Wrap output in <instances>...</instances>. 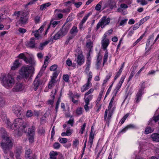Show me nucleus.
Segmentation results:
<instances>
[{
	"mask_svg": "<svg viewBox=\"0 0 159 159\" xmlns=\"http://www.w3.org/2000/svg\"><path fill=\"white\" fill-rule=\"evenodd\" d=\"M150 18L149 16H148L145 17L144 18L142 19L140 21L139 25H141L143 24L144 22L147 21V20L149 19Z\"/></svg>",
	"mask_w": 159,
	"mask_h": 159,
	"instance_id": "nucleus-34",
	"label": "nucleus"
},
{
	"mask_svg": "<svg viewBox=\"0 0 159 159\" xmlns=\"http://www.w3.org/2000/svg\"><path fill=\"white\" fill-rule=\"evenodd\" d=\"M100 3V2L98 4H97L96 5L95 7V9L98 11H99L100 10V9H101V5L99 4Z\"/></svg>",
	"mask_w": 159,
	"mask_h": 159,
	"instance_id": "nucleus-62",
	"label": "nucleus"
},
{
	"mask_svg": "<svg viewBox=\"0 0 159 159\" xmlns=\"http://www.w3.org/2000/svg\"><path fill=\"white\" fill-rule=\"evenodd\" d=\"M117 11H118L121 12V13L123 15H125L126 14V13L124 10L122 9L121 7L117 9Z\"/></svg>",
	"mask_w": 159,
	"mask_h": 159,
	"instance_id": "nucleus-51",
	"label": "nucleus"
},
{
	"mask_svg": "<svg viewBox=\"0 0 159 159\" xmlns=\"http://www.w3.org/2000/svg\"><path fill=\"white\" fill-rule=\"evenodd\" d=\"M2 81L3 85L8 89L11 88L15 83L13 77L9 74L3 76Z\"/></svg>",
	"mask_w": 159,
	"mask_h": 159,
	"instance_id": "nucleus-2",
	"label": "nucleus"
},
{
	"mask_svg": "<svg viewBox=\"0 0 159 159\" xmlns=\"http://www.w3.org/2000/svg\"><path fill=\"white\" fill-rule=\"evenodd\" d=\"M102 58V57L101 56H100V53H99L98 55L96 62V67L97 69H99L100 68L101 61Z\"/></svg>",
	"mask_w": 159,
	"mask_h": 159,
	"instance_id": "nucleus-15",
	"label": "nucleus"
},
{
	"mask_svg": "<svg viewBox=\"0 0 159 159\" xmlns=\"http://www.w3.org/2000/svg\"><path fill=\"white\" fill-rule=\"evenodd\" d=\"M63 79L66 82H68L69 80V76L68 75H64L63 76Z\"/></svg>",
	"mask_w": 159,
	"mask_h": 159,
	"instance_id": "nucleus-42",
	"label": "nucleus"
},
{
	"mask_svg": "<svg viewBox=\"0 0 159 159\" xmlns=\"http://www.w3.org/2000/svg\"><path fill=\"white\" fill-rule=\"evenodd\" d=\"M77 58V64L79 66H81L84 62V59L83 56L81 55H79Z\"/></svg>",
	"mask_w": 159,
	"mask_h": 159,
	"instance_id": "nucleus-13",
	"label": "nucleus"
},
{
	"mask_svg": "<svg viewBox=\"0 0 159 159\" xmlns=\"http://www.w3.org/2000/svg\"><path fill=\"white\" fill-rule=\"evenodd\" d=\"M76 113L79 115L81 114L82 113V108H80L78 109L76 111Z\"/></svg>",
	"mask_w": 159,
	"mask_h": 159,
	"instance_id": "nucleus-64",
	"label": "nucleus"
},
{
	"mask_svg": "<svg viewBox=\"0 0 159 159\" xmlns=\"http://www.w3.org/2000/svg\"><path fill=\"white\" fill-rule=\"evenodd\" d=\"M110 21V19L109 18H107L106 16H103L98 23L96 26V30H98L100 27L103 28L105 26L109 24Z\"/></svg>",
	"mask_w": 159,
	"mask_h": 159,
	"instance_id": "nucleus-5",
	"label": "nucleus"
},
{
	"mask_svg": "<svg viewBox=\"0 0 159 159\" xmlns=\"http://www.w3.org/2000/svg\"><path fill=\"white\" fill-rule=\"evenodd\" d=\"M1 136H2H2L3 135H4L6 137H8L7 136V133L6 131H5L4 129L3 128H1Z\"/></svg>",
	"mask_w": 159,
	"mask_h": 159,
	"instance_id": "nucleus-35",
	"label": "nucleus"
},
{
	"mask_svg": "<svg viewBox=\"0 0 159 159\" xmlns=\"http://www.w3.org/2000/svg\"><path fill=\"white\" fill-rule=\"evenodd\" d=\"M90 15V13H89L84 16V17L81 20V22H80L81 25H83V24L86 21L88 18L89 16Z\"/></svg>",
	"mask_w": 159,
	"mask_h": 159,
	"instance_id": "nucleus-29",
	"label": "nucleus"
},
{
	"mask_svg": "<svg viewBox=\"0 0 159 159\" xmlns=\"http://www.w3.org/2000/svg\"><path fill=\"white\" fill-rule=\"evenodd\" d=\"M3 141L0 143L1 146L5 153L7 154L8 152L12 148L13 146L14 140L10 137H6L2 136Z\"/></svg>",
	"mask_w": 159,
	"mask_h": 159,
	"instance_id": "nucleus-1",
	"label": "nucleus"
},
{
	"mask_svg": "<svg viewBox=\"0 0 159 159\" xmlns=\"http://www.w3.org/2000/svg\"><path fill=\"white\" fill-rule=\"evenodd\" d=\"M35 127L32 126L31 128H30L28 131V134L29 135H34L35 134Z\"/></svg>",
	"mask_w": 159,
	"mask_h": 159,
	"instance_id": "nucleus-23",
	"label": "nucleus"
},
{
	"mask_svg": "<svg viewBox=\"0 0 159 159\" xmlns=\"http://www.w3.org/2000/svg\"><path fill=\"white\" fill-rule=\"evenodd\" d=\"M116 6L115 2L114 1L111 2L110 4V8L112 9L113 8H116Z\"/></svg>",
	"mask_w": 159,
	"mask_h": 159,
	"instance_id": "nucleus-47",
	"label": "nucleus"
},
{
	"mask_svg": "<svg viewBox=\"0 0 159 159\" xmlns=\"http://www.w3.org/2000/svg\"><path fill=\"white\" fill-rule=\"evenodd\" d=\"M89 89V88L86 87L84 85L83 87L81 88V91L82 92H83Z\"/></svg>",
	"mask_w": 159,
	"mask_h": 159,
	"instance_id": "nucleus-59",
	"label": "nucleus"
},
{
	"mask_svg": "<svg viewBox=\"0 0 159 159\" xmlns=\"http://www.w3.org/2000/svg\"><path fill=\"white\" fill-rule=\"evenodd\" d=\"M138 3L140 2V4L142 5H144L147 4V2L145 0H137Z\"/></svg>",
	"mask_w": 159,
	"mask_h": 159,
	"instance_id": "nucleus-41",
	"label": "nucleus"
},
{
	"mask_svg": "<svg viewBox=\"0 0 159 159\" xmlns=\"http://www.w3.org/2000/svg\"><path fill=\"white\" fill-rule=\"evenodd\" d=\"M108 52L107 50L105 53V54L103 57V66L104 65L105 63L107 61L108 56Z\"/></svg>",
	"mask_w": 159,
	"mask_h": 159,
	"instance_id": "nucleus-31",
	"label": "nucleus"
},
{
	"mask_svg": "<svg viewBox=\"0 0 159 159\" xmlns=\"http://www.w3.org/2000/svg\"><path fill=\"white\" fill-rule=\"evenodd\" d=\"M90 15V13H89L84 16V17L81 20V22H80L81 25H83V24L86 21L88 18L89 16Z\"/></svg>",
	"mask_w": 159,
	"mask_h": 159,
	"instance_id": "nucleus-28",
	"label": "nucleus"
},
{
	"mask_svg": "<svg viewBox=\"0 0 159 159\" xmlns=\"http://www.w3.org/2000/svg\"><path fill=\"white\" fill-rule=\"evenodd\" d=\"M66 62L67 65L68 66H70L72 65V61L70 59H67Z\"/></svg>",
	"mask_w": 159,
	"mask_h": 159,
	"instance_id": "nucleus-61",
	"label": "nucleus"
},
{
	"mask_svg": "<svg viewBox=\"0 0 159 159\" xmlns=\"http://www.w3.org/2000/svg\"><path fill=\"white\" fill-rule=\"evenodd\" d=\"M159 120V116H155L152 120H151L149 121L148 125H152L151 122L153 121H154L155 122H156Z\"/></svg>",
	"mask_w": 159,
	"mask_h": 159,
	"instance_id": "nucleus-38",
	"label": "nucleus"
},
{
	"mask_svg": "<svg viewBox=\"0 0 159 159\" xmlns=\"http://www.w3.org/2000/svg\"><path fill=\"white\" fill-rule=\"evenodd\" d=\"M27 47L31 48H34L35 47V43L34 39L31 38L29 42L28 43Z\"/></svg>",
	"mask_w": 159,
	"mask_h": 159,
	"instance_id": "nucleus-14",
	"label": "nucleus"
},
{
	"mask_svg": "<svg viewBox=\"0 0 159 159\" xmlns=\"http://www.w3.org/2000/svg\"><path fill=\"white\" fill-rule=\"evenodd\" d=\"M61 37V35L59 31L53 36L52 40L53 39L57 40L59 39Z\"/></svg>",
	"mask_w": 159,
	"mask_h": 159,
	"instance_id": "nucleus-27",
	"label": "nucleus"
},
{
	"mask_svg": "<svg viewBox=\"0 0 159 159\" xmlns=\"http://www.w3.org/2000/svg\"><path fill=\"white\" fill-rule=\"evenodd\" d=\"M24 89V85L21 83H16L12 89L13 92H19L22 91Z\"/></svg>",
	"mask_w": 159,
	"mask_h": 159,
	"instance_id": "nucleus-11",
	"label": "nucleus"
},
{
	"mask_svg": "<svg viewBox=\"0 0 159 159\" xmlns=\"http://www.w3.org/2000/svg\"><path fill=\"white\" fill-rule=\"evenodd\" d=\"M51 3L49 2L41 5L40 6L39 9L41 11H43L44 10L46 9L47 7L51 6Z\"/></svg>",
	"mask_w": 159,
	"mask_h": 159,
	"instance_id": "nucleus-21",
	"label": "nucleus"
},
{
	"mask_svg": "<svg viewBox=\"0 0 159 159\" xmlns=\"http://www.w3.org/2000/svg\"><path fill=\"white\" fill-rule=\"evenodd\" d=\"M61 146L60 144L57 142H56L53 145V148L55 149H58Z\"/></svg>",
	"mask_w": 159,
	"mask_h": 159,
	"instance_id": "nucleus-46",
	"label": "nucleus"
},
{
	"mask_svg": "<svg viewBox=\"0 0 159 159\" xmlns=\"http://www.w3.org/2000/svg\"><path fill=\"white\" fill-rule=\"evenodd\" d=\"M86 123H84L82 126V127L80 129V133L81 134H83L84 131V130L86 126Z\"/></svg>",
	"mask_w": 159,
	"mask_h": 159,
	"instance_id": "nucleus-53",
	"label": "nucleus"
},
{
	"mask_svg": "<svg viewBox=\"0 0 159 159\" xmlns=\"http://www.w3.org/2000/svg\"><path fill=\"white\" fill-rule=\"evenodd\" d=\"M37 1V0H31V1L30 2L25 5V7H27L29 5L33 4L34 2H36Z\"/></svg>",
	"mask_w": 159,
	"mask_h": 159,
	"instance_id": "nucleus-56",
	"label": "nucleus"
},
{
	"mask_svg": "<svg viewBox=\"0 0 159 159\" xmlns=\"http://www.w3.org/2000/svg\"><path fill=\"white\" fill-rule=\"evenodd\" d=\"M23 116L16 119L14 120V126H16V128H19L20 130L26 133L27 129H25L29 125L27 123L23 121L22 120Z\"/></svg>",
	"mask_w": 159,
	"mask_h": 159,
	"instance_id": "nucleus-3",
	"label": "nucleus"
},
{
	"mask_svg": "<svg viewBox=\"0 0 159 159\" xmlns=\"http://www.w3.org/2000/svg\"><path fill=\"white\" fill-rule=\"evenodd\" d=\"M125 76H122L120 79V81L117 85L116 86V89L114 90V91H116L115 96L117 94L118 90L121 88V86L124 82V80L125 78Z\"/></svg>",
	"mask_w": 159,
	"mask_h": 159,
	"instance_id": "nucleus-12",
	"label": "nucleus"
},
{
	"mask_svg": "<svg viewBox=\"0 0 159 159\" xmlns=\"http://www.w3.org/2000/svg\"><path fill=\"white\" fill-rule=\"evenodd\" d=\"M33 115V113L30 110H28L26 112V116L27 117H31Z\"/></svg>",
	"mask_w": 159,
	"mask_h": 159,
	"instance_id": "nucleus-45",
	"label": "nucleus"
},
{
	"mask_svg": "<svg viewBox=\"0 0 159 159\" xmlns=\"http://www.w3.org/2000/svg\"><path fill=\"white\" fill-rule=\"evenodd\" d=\"M21 12L20 11H15L13 14V16H17V17H19L20 15H21V12Z\"/></svg>",
	"mask_w": 159,
	"mask_h": 159,
	"instance_id": "nucleus-55",
	"label": "nucleus"
},
{
	"mask_svg": "<svg viewBox=\"0 0 159 159\" xmlns=\"http://www.w3.org/2000/svg\"><path fill=\"white\" fill-rule=\"evenodd\" d=\"M20 65V63L19 62V59L16 60L13 64V66L11 67V69L12 70H14L17 68Z\"/></svg>",
	"mask_w": 159,
	"mask_h": 159,
	"instance_id": "nucleus-17",
	"label": "nucleus"
},
{
	"mask_svg": "<svg viewBox=\"0 0 159 159\" xmlns=\"http://www.w3.org/2000/svg\"><path fill=\"white\" fill-rule=\"evenodd\" d=\"M75 36H74V35H71L69 36L67 39L65 43V44L66 45H68V43H69L70 41L71 40V39H72L75 37Z\"/></svg>",
	"mask_w": 159,
	"mask_h": 159,
	"instance_id": "nucleus-40",
	"label": "nucleus"
},
{
	"mask_svg": "<svg viewBox=\"0 0 159 159\" xmlns=\"http://www.w3.org/2000/svg\"><path fill=\"white\" fill-rule=\"evenodd\" d=\"M50 41H47L43 43H40V46L39 47V48L40 50H43V48L47 45L50 42Z\"/></svg>",
	"mask_w": 159,
	"mask_h": 159,
	"instance_id": "nucleus-24",
	"label": "nucleus"
},
{
	"mask_svg": "<svg viewBox=\"0 0 159 159\" xmlns=\"http://www.w3.org/2000/svg\"><path fill=\"white\" fill-rule=\"evenodd\" d=\"M12 110L13 113L17 117H22L23 116V110L22 108L18 105H15L13 106Z\"/></svg>",
	"mask_w": 159,
	"mask_h": 159,
	"instance_id": "nucleus-6",
	"label": "nucleus"
},
{
	"mask_svg": "<svg viewBox=\"0 0 159 159\" xmlns=\"http://www.w3.org/2000/svg\"><path fill=\"white\" fill-rule=\"evenodd\" d=\"M33 72L32 66H27L26 67L21 68L20 74L22 78L26 79L29 77V75L32 74Z\"/></svg>",
	"mask_w": 159,
	"mask_h": 159,
	"instance_id": "nucleus-4",
	"label": "nucleus"
},
{
	"mask_svg": "<svg viewBox=\"0 0 159 159\" xmlns=\"http://www.w3.org/2000/svg\"><path fill=\"white\" fill-rule=\"evenodd\" d=\"M25 62L27 63L30 64L32 66H34L35 65V61L34 58L31 57L28 58H27V59Z\"/></svg>",
	"mask_w": 159,
	"mask_h": 159,
	"instance_id": "nucleus-20",
	"label": "nucleus"
},
{
	"mask_svg": "<svg viewBox=\"0 0 159 159\" xmlns=\"http://www.w3.org/2000/svg\"><path fill=\"white\" fill-rule=\"evenodd\" d=\"M54 128H55V126H53V128H52V132H51V139H52V140L53 139V136L55 134Z\"/></svg>",
	"mask_w": 159,
	"mask_h": 159,
	"instance_id": "nucleus-54",
	"label": "nucleus"
},
{
	"mask_svg": "<svg viewBox=\"0 0 159 159\" xmlns=\"http://www.w3.org/2000/svg\"><path fill=\"white\" fill-rule=\"evenodd\" d=\"M59 142L61 143H65L67 142V139L66 138H61L60 137L58 139Z\"/></svg>",
	"mask_w": 159,
	"mask_h": 159,
	"instance_id": "nucleus-37",
	"label": "nucleus"
},
{
	"mask_svg": "<svg viewBox=\"0 0 159 159\" xmlns=\"http://www.w3.org/2000/svg\"><path fill=\"white\" fill-rule=\"evenodd\" d=\"M151 137L153 141L159 142V134L153 133L151 135Z\"/></svg>",
	"mask_w": 159,
	"mask_h": 159,
	"instance_id": "nucleus-19",
	"label": "nucleus"
},
{
	"mask_svg": "<svg viewBox=\"0 0 159 159\" xmlns=\"http://www.w3.org/2000/svg\"><path fill=\"white\" fill-rule=\"evenodd\" d=\"M144 88L145 85L144 83H143L142 84L141 88H140L136 94V98L135 99L136 102H138L141 100L142 95L143 93V92Z\"/></svg>",
	"mask_w": 159,
	"mask_h": 159,
	"instance_id": "nucleus-7",
	"label": "nucleus"
},
{
	"mask_svg": "<svg viewBox=\"0 0 159 159\" xmlns=\"http://www.w3.org/2000/svg\"><path fill=\"white\" fill-rule=\"evenodd\" d=\"M66 24V23H65L62 26V28L59 31V32L61 35V37L66 34L70 27V25H67L66 26H65Z\"/></svg>",
	"mask_w": 159,
	"mask_h": 159,
	"instance_id": "nucleus-9",
	"label": "nucleus"
},
{
	"mask_svg": "<svg viewBox=\"0 0 159 159\" xmlns=\"http://www.w3.org/2000/svg\"><path fill=\"white\" fill-rule=\"evenodd\" d=\"M78 32V30L77 27L75 26H74L70 30V33L71 35H74L75 36L76 35L77 33Z\"/></svg>",
	"mask_w": 159,
	"mask_h": 159,
	"instance_id": "nucleus-18",
	"label": "nucleus"
},
{
	"mask_svg": "<svg viewBox=\"0 0 159 159\" xmlns=\"http://www.w3.org/2000/svg\"><path fill=\"white\" fill-rule=\"evenodd\" d=\"M135 74V72L134 71H132L130 75L129 76V79H128V81H129L133 77L134 74Z\"/></svg>",
	"mask_w": 159,
	"mask_h": 159,
	"instance_id": "nucleus-58",
	"label": "nucleus"
},
{
	"mask_svg": "<svg viewBox=\"0 0 159 159\" xmlns=\"http://www.w3.org/2000/svg\"><path fill=\"white\" fill-rule=\"evenodd\" d=\"M32 151L30 149H28L25 152V158H28L32 156Z\"/></svg>",
	"mask_w": 159,
	"mask_h": 159,
	"instance_id": "nucleus-25",
	"label": "nucleus"
},
{
	"mask_svg": "<svg viewBox=\"0 0 159 159\" xmlns=\"http://www.w3.org/2000/svg\"><path fill=\"white\" fill-rule=\"evenodd\" d=\"M57 65L56 64L53 65L50 67V70L51 71H54L57 69Z\"/></svg>",
	"mask_w": 159,
	"mask_h": 159,
	"instance_id": "nucleus-43",
	"label": "nucleus"
},
{
	"mask_svg": "<svg viewBox=\"0 0 159 159\" xmlns=\"http://www.w3.org/2000/svg\"><path fill=\"white\" fill-rule=\"evenodd\" d=\"M61 102L60 98H59L58 99L57 101L56 102L55 107V110L56 112H57V111L59 105L60 103Z\"/></svg>",
	"mask_w": 159,
	"mask_h": 159,
	"instance_id": "nucleus-44",
	"label": "nucleus"
},
{
	"mask_svg": "<svg viewBox=\"0 0 159 159\" xmlns=\"http://www.w3.org/2000/svg\"><path fill=\"white\" fill-rule=\"evenodd\" d=\"M153 131V130L152 129L151 127H148L146 128L144 132L145 134H148L152 132Z\"/></svg>",
	"mask_w": 159,
	"mask_h": 159,
	"instance_id": "nucleus-33",
	"label": "nucleus"
},
{
	"mask_svg": "<svg viewBox=\"0 0 159 159\" xmlns=\"http://www.w3.org/2000/svg\"><path fill=\"white\" fill-rule=\"evenodd\" d=\"M40 17L39 16H36L34 18V20L35 23H37L39 22L40 21Z\"/></svg>",
	"mask_w": 159,
	"mask_h": 159,
	"instance_id": "nucleus-63",
	"label": "nucleus"
},
{
	"mask_svg": "<svg viewBox=\"0 0 159 159\" xmlns=\"http://www.w3.org/2000/svg\"><path fill=\"white\" fill-rule=\"evenodd\" d=\"M8 126L9 128L11 129H13L15 128H16V126H14V123L13 124H11L10 122H8Z\"/></svg>",
	"mask_w": 159,
	"mask_h": 159,
	"instance_id": "nucleus-48",
	"label": "nucleus"
},
{
	"mask_svg": "<svg viewBox=\"0 0 159 159\" xmlns=\"http://www.w3.org/2000/svg\"><path fill=\"white\" fill-rule=\"evenodd\" d=\"M114 100V97H113L111 98V101L110 102V103L109 104V106H108V108L109 110L111 109V108L112 106V103H113Z\"/></svg>",
	"mask_w": 159,
	"mask_h": 159,
	"instance_id": "nucleus-52",
	"label": "nucleus"
},
{
	"mask_svg": "<svg viewBox=\"0 0 159 159\" xmlns=\"http://www.w3.org/2000/svg\"><path fill=\"white\" fill-rule=\"evenodd\" d=\"M67 123L68 124L70 125L71 126H72L73 125L74 120L73 119H70L69 121H67Z\"/></svg>",
	"mask_w": 159,
	"mask_h": 159,
	"instance_id": "nucleus-60",
	"label": "nucleus"
},
{
	"mask_svg": "<svg viewBox=\"0 0 159 159\" xmlns=\"http://www.w3.org/2000/svg\"><path fill=\"white\" fill-rule=\"evenodd\" d=\"M38 30H36L34 32H32V34H34V36L36 38H37V39H39V38L40 37V36L39 34L38 33Z\"/></svg>",
	"mask_w": 159,
	"mask_h": 159,
	"instance_id": "nucleus-39",
	"label": "nucleus"
},
{
	"mask_svg": "<svg viewBox=\"0 0 159 159\" xmlns=\"http://www.w3.org/2000/svg\"><path fill=\"white\" fill-rule=\"evenodd\" d=\"M90 15V13H89L84 16V17L81 20V22H80L81 25H83V24L86 21L88 18L89 16Z\"/></svg>",
	"mask_w": 159,
	"mask_h": 159,
	"instance_id": "nucleus-30",
	"label": "nucleus"
},
{
	"mask_svg": "<svg viewBox=\"0 0 159 159\" xmlns=\"http://www.w3.org/2000/svg\"><path fill=\"white\" fill-rule=\"evenodd\" d=\"M18 31L21 33L24 34L26 31V30L24 28H19Z\"/></svg>",
	"mask_w": 159,
	"mask_h": 159,
	"instance_id": "nucleus-57",
	"label": "nucleus"
},
{
	"mask_svg": "<svg viewBox=\"0 0 159 159\" xmlns=\"http://www.w3.org/2000/svg\"><path fill=\"white\" fill-rule=\"evenodd\" d=\"M34 135H29V140L30 142L32 143L34 141Z\"/></svg>",
	"mask_w": 159,
	"mask_h": 159,
	"instance_id": "nucleus-49",
	"label": "nucleus"
},
{
	"mask_svg": "<svg viewBox=\"0 0 159 159\" xmlns=\"http://www.w3.org/2000/svg\"><path fill=\"white\" fill-rule=\"evenodd\" d=\"M102 43V46L104 50L106 49L107 47L109 44V41L108 39H106L105 40L103 39Z\"/></svg>",
	"mask_w": 159,
	"mask_h": 159,
	"instance_id": "nucleus-16",
	"label": "nucleus"
},
{
	"mask_svg": "<svg viewBox=\"0 0 159 159\" xmlns=\"http://www.w3.org/2000/svg\"><path fill=\"white\" fill-rule=\"evenodd\" d=\"M17 57L20 59H23L25 61H26L27 59V57L23 53L20 54Z\"/></svg>",
	"mask_w": 159,
	"mask_h": 159,
	"instance_id": "nucleus-36",
	"label": "nucleus"
},
{
	"mask_svg": "<svg viewBox=\"0 0 159 159\" xmlns=\"http://www.w3.org/2000/svg\"><path fill=\"white\" fill-rule=\"evenodd\" d=\"M56 78H54L52 77H51V80L48 84V88L49 89H51L52 87L53 86V84L56 82Z\"/></svg>",
	"mask_w": 159,
	"mask_h": 159,
	"instance_id": "nucleus-22",
	"label": "nucleus"
},
{
	"mask_svg": "<svg viewBox=\"0 0 159 159\" xmlns=\"http://www.w3.org/2000/svg\"><path fill=\"white\" fill-rule=\"evenodd\" d=\"M28 20V18L26 16L25 13L24 12H21V16L20 18V19L17 22L19 24L22 25L23 24H25L27 23Z\"/></svg>",
	"mask_w": 159,
	"mask_h": 159,
	"instance_id": "nucleus-10",
	"label": "nucleus"
},
{
	"mask_svg": "<svg viewBox=\"0 0 159 159\" xmlns=\"http://www.w3.org/2000/svg\"><path fill=\"white\" fill-rule=\"evenodd\" d=\"M134 127V126L133 125L130 124L126 126L125 128L123 129L120 132H125L129 128H133Z\"/></svg>",
	"mask_w": 159,
	"mask_h": 159,
	"instance_id": "nucleus-26",
	"label": "nucleus"
},
{
	"mask_svg": "<svg viewBox=\"0 0 159 159\" xmlns=\"http://www.w3.org/2000/svg\"><path fill=\"white\" fill-rule=\"evenodd\" d=\"M45 133V129L43 127L39 128L38 129V133L40 135H44Z\"/></svg>",
	"mask_w": 159,
	"mask_h": 159,
	"instance_id": "nucleus-32",
	"label": "nucleus"
},
{
	"mask_svg": "<svg viewBox=\"0 0 159 159\" xmlns=\"http://www.w3.org/2000/svg\"><path fill=\"white\" fill-rule=\"evenodd\" d=\"M40 76V75L38 74L33 82V84L34 85L33 88L35 91H36L38 88L39 86L42 83V80L39 78V77Z\"/></svg>",
	"mask_w": 159,
	"mask_h": 159,
	"instance_id": "nucleus-8",
	"label": "nucleus"
},
{
	"mask_svg": "<svg viewBox=\"0 0 159 159\" xmlns=\"http://www.w3.org/2000/svg\"><path fill=\"white\" fill-rule=\"evenodd\" d=\"M94 89L93 88H92L90 89L88 92H86L85 93L84 95L85 96H86L88 95L89 94H91L93 93V92Z\"/></svg>",
	"mask_w": 159,
	"mask_h": 159,
	"instance_id": "nucleus-50",
	"label": "nucleus"
}]
</instances>
